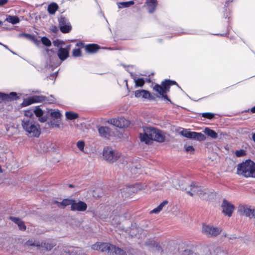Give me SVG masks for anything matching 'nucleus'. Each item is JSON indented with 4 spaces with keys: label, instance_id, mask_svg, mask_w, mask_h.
Masks as SVG:
<instances>
[{
    "label": "nucleus",
    "instance_id": "f257e3e1",
    "mask_svg": "<svg viewBox=\"0 0 255 255\" xmlns=\"http://www.w3.org/2000/svg\"><path fill=\"white\" fill-rule=\"evenodd\" d=\"M70 46L60 47L57 53L52 49H46V68H51L52 70L60 65L61 61L66 59L69 56Z\"/></svg>",
    "mask_w": 255,
    "mask_h": 255
},
{
    "label": "nucleus",
    "instance_id": "f03ea898",
    "mask_svg": "<svg viewBox=\"0 0 255 255\" xmlns=\"http://www.w3.org/2000/svg\"><path fill=\"white\" fill-rule=\"evenodd\" d=\"M91 249L105 253L107 255H128L123 249L109 243L97 242L92 245Z\"/></svg>",
    "mask_w": 255,
    "mask_h": 255
},
{
    "label": "nucleus",
    "instance_id": "7ed1b4c3",
    "mask_svg": "<svg viewBox=\"0 0 255 255\" xmlns=\"http://www.w3.org/2000/svg\"><path fill=\"white\" fill-rule=\"evenodd\" d=\"M23 129L29 137H38L41 134V128L39 124L31 118H23L21 121Z\"/></svg>",
    "mask_w": 255,
    "mask_h": 255
},
{
    "label": "nucleus",
    "instance_id": "20e7f679",
    "mask_svg": "<svg viewBox=\"0 0 255 255\" xmlns=\"http://www.w3.org/2000/svg\"><path fill=\"white\" fill-rule=\"evenodd\" d=\"M103 157L105 161L110 163H113L119 159H121V163L124 165L128 164V157L122 156L121 153L119 151L114 150L111 147L109 146L104 148Z\"/></svg>",
    "mask_w": 255,
    "mask_h": 255
},
{
    "label": "nucleus",
    "instance_id": "39448f33",
    "mask_svg": "<svg viewBox=\"0 0 255 255\" xmlns=\"http://www.w3.org/2000/svg\"><path fill=\"white\" fill-rule=\"evenodd\" d=\"M255 172V163L251 159H247L238 165L237 173L246 177H251Z\"/></svg>",
    "mask_w": 255,
    "mask_h": 255
},
{
    "label": "nucleus",
    "instance_id": "423d86ee",
    "mask_svg": "<svg viewBox=\"0 0 255 255\" xmlns=\"http://www.w3.org/2000/svg\"><path fill=\"white\" fill-rule=\"evenodd\" d=\"M187 187L188 189L185 190L191 196L197 195L203 199L206 198L207 192L205 189L198 183L193 182L190 184L187 183Z\"/></svg>",
    "mask_w": 255,
    "mask_h": 255
},
{
    "label": "nucleus",
    "instance_id": "0eeeda50",
    "mask_svg": "<svg viewBox=\"0 0 255 255\" xmlns=\"http://www.w3.org/2000/svg\"><path fill=\"white\" fill-rule=\"evenodd\" d=\"M172 85H176L179 88L182 90L175 81L170 79H165L161 82L160 85L155 84L153 87V90L157 92H161L162 93H168L170 90V87Z\"/></svg>",
    "mask_w": 255,
    "mask_h": 255
},
{
    "label": "nucleus",
    "instance_id": "6e6552de",
    "mask_svg": "<svg viewBox=\"0 0 255 255\" xmlns=\"http://www.w3.org/2000/svg\"><path fill=\"white\" fill-rule=\"evenodd\" d=\"M192 255H227V253L220 247H212L210 248H204Z\"/></svg>",
    "mask_w": 255,
    "mask_h": 255
},
{
    "label": "nucleus",
    "instance_id": "1a4fd4ad",
    "mask_svg": "<svg viewBox=\"0 0 255 255\" xmlns=\"http://www.w3.org/2000/svg\"><path fill=\"white\" fill-rule=\"evenodd\" d=\"M222 231V229L221 227H214L209 225H203L202 229L203 234L209 238L217 236L221 233Z\"/></svg>",
    "mask_w": 255,
    "mask_h": 255
},
{
    "label": "nucleus",
    "instance_id": "9d476101",
    "mask_svg": "<svg viewBox=\"0 0 255 255\" xmlns=\"http://www.w3.org/2000/svg\"><path fill=\"white\" fill-rule=\"evenodd\" d=\"M179 133L183 136L192 139H197L200 141L204 140L206 139L205 136L201 132L191 131L188 129L182 128L179 131Z\"/></svg>",
    "mask_w": 255,
    "mask_h": 255
},
{
    "label": "nucleus",
    "instance_id": "9b49d317",
    "mask_svg": "<svg viewBox=\"0 0 255 255\" xmlns=\"http://www.w3.org/2000/svg\"><path fill=\"white\" fill-rule=\"evenodd\" d=\"M59 27L63 33H68L72 29V26L69 19L63 15L58 17Z\"/></svg>",
    "mask_w": 255,
    "mask_h": 255
},
{
    "label": "nucleus",
    "instance_id": "f8f14e48",
    "mask_svg": "<svg viewBox=\"0 0 255 255\" xmlns=\"http://www.w3.org/2000/svg\"><path fill=\"white\" fill-rule=\"evenodd\" d=\"M239 211L241 214L251 219L255 218V208H252L250 206L240 205L239 207Z\"/></svg>",
    "mask_w": 255,
    "mask_h": 255
},
{
    "label": "nucleus",
    "instance_id": "ddd939ff",
    "mask_svg": "<svg viewBox=\"0 0 255 255\" xmlns=\"http://www.w3.org/2000/svg\"><path fill=\"white\" fill-rule=\"evenodd\" d=\"M109 122L113 125L119 128H124L128 127L130 124V122L129 120L126 119L124 117L113 119L110 120Z\"/></svg>",
    "mask_w": 255,
    "mask_h": 255
},
{
    "label": "nucleus",
    "instance_id": "4468645a",
    "mask_svg": "<svg viewBox=\"0 0 255 255\" xmlns=\"http://www.w3.org/2000/svg\"><path fill=\"white\" fill-rule=\"evenodd\" d=\"M221 207L223 209L222 212L228 217H231L232 215L233 212L235 209V206L234 205L226 199H224L223 200V202L221 204Z\"/></svg>",
    "mask_w": 255,
    "mask_h": 255
},
{
    "label": "nucleus",
    "instance_id": "2eb2a0df",
    "mask_svg": "<svg viewBox=\"0 0 255 255\" xmlns=\"http://www.w3.org/2000/svg\"><path fill=\"white\" fill-rule=\"evenodd\" d=\"M150 132H151L152 140H155L159 142H163L164 141L165 136L161 130L153 127H151Z\"/></svg>",
    "mask_w": 255,
    "mask_h": 255
},
{
    "label": "nucleus",
    "instance_id": "dca6fc26",
    "mask_svg": "<svg viewBox=\"0 0 255 255\" xmlns=\"http://www.w3.org/2000/svg\"><path fill=\"white\" fill-rule=\"evenodd\" d=\"M187 184L186 180L183 177H181L180 179L174 178L172 180L173 187L177 189L187 190L188 189Z\"/></svg>",
    "mask_w": 255,
    "mask_h": 255
},
{
    "label": "nucleus",
    "instance_id": "f3484780",
    "mask_svg": "<svg viewBox=\"0 0 255 255\" xmlns=\"http://www.w3.org/2000/svg\"><path fill=\"white\" fill-rule=\"evenodd\" d=\"M135 97L139 98L141 97L144 99L149 100H155V97L152 95L148 91L145 90H136L134 92Z\"/></svg>",
    "mask_w": 255,
    "mask_h": 255
},
{
    "label": "nucleus",
    "instance_id": "a211bd4d",
    "mask_svg": "<svg viewBox=\"0 0 255 255\" xmlns=\"http://www.w3.org/2000/svg\"><path fill=\"white\" fill-rule=\"evenodd\" d=\"M87 208V205L85 202L82 201L77 202L74 200L72 207H71V210L72 211L84 212L86 210Z\"/></svg>",
    "mask_w": 255,
    "mask_h": 255
},
{
    "label": "nucleus",
    "instance_id": "6ab92c4d",
    "mask_svg": "<svg viewBox=\"0 0 255 255\" xmlns=\"http://www.w3.org/2000/svg\"><path fill=\"white\" fill-rule=\"evenodd\" d=\"M151 127H147L144 129V132L140 134V139L141 141L144 142L146 144H148L152 140L151 132H150Z\"/></svg>",
    "mask_w": 255,
    "mask_h": 255
},
{
    "label": "nucleus",
    "instance_id": "aec40b11",
    "mask_svg": "<svg viewBox=\"0 0 255 255\" xmlns=\"http://www.w3.org/2000/svg\"><path fill=\"white\" fill-rule=\"evenodd\" d=\"M33 113L36 117L38 118V121L40 123H44L47 121V116L44 115V111L39 107H36L33 109Z\"/></svg>",
    "mask_w": 255,
    "mask_h": 255
},
{
    "label": "nucleus",
    "instance_id": "412c9836",
    "mask_svg": "<svg viewBox=\"0 0 255 255\" xmlns=\"http://www.w3.org/2000/svg\"><path fill=\"white\" fill-rule=\"evenodd\" d=\"M31 97L33 103L42 102L46 100L49 101L51 103H52V102H54V101H55L52 95L51 96V98L52 99H50V100L47 99H48L47 97H46V96H44L34 95V96H31Z\"/></svg>",
    "mask_w": 255,
    "mask_h": 255
},
{
    "label": "nucleus",
    "instance_id": "4be33fe9",
    "mask_svg": "<svg viewBox=\"0 0 255 255\" xmlns=\"http://www.w3.org/2000/svg\"><path fill=\"white\" fill-rule=\"evenodd\" d=\"M9 219L17 224L19 230L21 231H25L26 230V226L25 225L24 222L22 221L20 219L17 217L10 216L9 217Z\"/></svg>",
    "mask_w": 255,
    "mask_h": 255
},
{
    "label": "nucleus",
    "instance_id": "5701e85b",
    "mask_svg": "<svg viewBox=\"0 0 255 255\" xmlns=\"http://www.w3.org/2000/svg\"><path fill=\"white\" fill-rule=\"evenodd\" d=\"M147 9L150 13H152L155 11L157 4V0H146Z\"/></svg>",
    "mask_w": 255,
    "mask_h": 255
},
{
    "label": "nucleus",
    "instance_id": "b1692460",
    "mask_svg": "<svg viewBox=\"0 0 255 255\" xmlns=\"http://www.w3.org/2000/svg\"><path fill=\"white\" fill-rule=\"evenodd\" d=\"M121 191L122 196L123 197H125V198L131 196V193H135L136 192V190L133 186L126 187V188L123 189Z\"/></svg>",
    "mask_w": 255,
    "mask_h": 255
},
{
    "label": "nucleus",
    "instance_id": "393cba45",
    "mask_svg": "<svg viewBox=\"0 0 255 255\" xmlns=\"http://www.w3.org/2000/svg\"><path fill=\"white\" fill-rule=\"evenodd\" d=\"M98 131L100 135L105 138H107L110 135V128L107 127L101 126L99 127Z\"/></svg>",
    "mask_w": 255,
    "mask_h": 255
},
{
    "label": "nucleus",
    "instance_id": "a878e982",
    "mask_svg": "<svg viewBox=\"0 0 255 255\" xmlns=\"http://www.w3.org/2000/svg\"><path fill=\"white\" fill-rule=\"evenodd\" d=\"M85 48L88 53H94L98 51L100 46L97 44H89L86 45Z\"/></svg>",
    "mask_w": 255,
    "mask_h": 255
},
{
    "label": "nucleus",
    "instance_id": "bb28decb",
    "mask_svg": "<svg viewBox=\"0 0 255 255\" xmlns=\"http://www.w3.org/2000/svg\"><path fill=\"white\" fill-rule=\"evenodd\" d=\"M130 75L134 80L136 87H142L145 84V80L143 78H137L135 75L130 73Z\"/></svg>",
    "mask_w": 255,
    "mask_h": 255
},
{
    "label": "nucleus",
    "instance_id": "cd10ccee",
    "mask_svg": "<svg viewBox=\"0 0 255 255\" xmlns=\"http://www.w3.org/2000/svg\"><path fill=\"white\" fill-rule=\"evenodd\" d=\"M134 4V1L133 0H130V1H128L118 2L117 3L118 7L119 9L129 7L130 6L133 5Z\"/></svg>",
    "mask_w": 255,
    "mask_h": 255
},
{
    "label": "nucleus",
    "instance_id": "c85d7f7f",
    "mask_svg": "<svg viewBox=\"0 0 255 255\" xmlns=\"http://www.w3.org/2000/svg\"><path fill=\"white\" fill-rule=\"evenodd\" d=\"M204 133L209 137L213 139H216L218 137L217 133L214 130L209 128H206L204 130Z\"/></svg>",
    "mask_w": 255,
    "mask_h": 255
},
{
    "label": "nucleus",
    "instance_id": "c756f323",
    "mask_svg": "<svg viewBox=\"0 0 255 255\" xmlns=\"http://www.w3.org/2000/svg\"><path fill=\"white\" fill-rule=\"evenodd\" d=\"M58 5L55 2H52L49 4L47 7L48 12L51 14H54L58 9Z\"/></svg>",
    "mask_w": 255,
    "mask_h": 255
},
{
    "label": "nucleus",
    "instance_id": "7c9ffc66",
    "mask_svg": "<svg viewBox=\"0 0 255 255\" xmlns=\"http://www.w3.org/2000/svg\"><path fill=\"white\" fill-rule=\"evenodd\" d=\"M74 199H64L61 202H57L58 206H62L65 207L68 205H70L72 207V205L74 202Z\"/></svg>",
    "mask_w": 255,
    "mask_h": 255
},
{
    "label": "nucleus",
    "instance_id": "2f4dec72",
    "mask_svg": "<svg viewBox=\"0 0 255 255\" xmlns=\"http://www.w3.org/2000/svg\"><path fill=\"white\" fill-rule=\"evenodd\" d=\"M65 116L67 120H74L77 119L79 117V115L76 113L69 111L66 112Z\"/></svg>",
    "mask_w": 255,
    "mask_h": 255
},
{
    "label": "nucleus",
    "instance_id": "473e14b6",
    "mask_svg": "<svg viewBox=\"0 0 255 255\" xmlns=\"http://www.w3.org/2000/svg\"><path fill=\"white\" fill-rule=\"evenodd\" d=\"M6 20L12 24H17L19 22V19L16 16L8 15Z\"/></svg>",
    "mask_w": 255,
    "mask_h": 255
},
{
    "label": "nucleus",
    "instance_id": "72a5a7b5",
    "mask_svg": "<svg viewBox=\"0 0 255 255\" xmlns=\"http://www.w3.org/2000/svg\"><path fill=\"white\" fill-rule=\"evenodd\" d=\"M41 246L46 251L51 250L54 247L53 244L49 243L48 242L46 241H44L41 243Z\"/></svg>",
    "mask_w": 255,
    "mask_h": 255
},
{
    "label": "nucleus",
    "instance_id": "f704fd0d",
    "mask_svg": "<svg viewBox=\"0 0 255 255\" xmlns=\"http://www.w3.org/2000/svg\"><path fill=\"white\" fill-rule=\"evenodd\" d=\"M18 99V96L16 92H12L7 94V102L16 100Z\"/></svg>",
    "mask_w": 255,
    "mask_h": 255
},
{
    "label": "nucleus",
    "instance_id": "c9c22d12",
    "mask_svg": "<svg viewBox=\"0 0 255 255\" xmlns=\"http://www.w3.org/2000/svg\"><path fill=\"white\" fill-rule=\"evenodd\" d=\"M41 42L46 47H49L51 45V42L50 40L46 36L41 37Z\"/></svg>",
    "mask_w": 255,
    "mask_h": 255
},
{
    "label": "nucleus",
    "instance_id": "e433bc0d",
    "mask_svg": "<svg viewBox=\"0 0 255 255\" xmlns=\"http://www.w3.org/2000/svg\"><path fill=\"white\" fill-rule=\"evenodd\" d=\"M50 115L51 117V118L54 119V120L59 119L61 116V114L58 110H57L56 111H52L50 113Z\"/></svg>",
    "mask_w": 255,
    "mask_h": 255
},
{
    "label": "nucleus",
    "instance_id": "4c0bfd02",
    "mask_svg": "<svg viewBox=\"0 0 255 255\" xmlns=\"http://www.w3.org/2000/svg\"><path fill=\"white\" fill-rule=\"evenodd\" d=\"M32 104H33V103L31 97H29L26 99H24L21 105L22 107H26Z\"/></svg>",
    "mask_w": 255,
    "mask_h": 255
},
{
    "label": "nucleus",
    "instance_id": "58836bf2",
    "mask_svg": "<svg viewBox=\"0 0 255 255\" xmlns=\"http://www.w3.org/2000/svg\"><path fill=\"white\" fill-rule=\"evenodd\" d=\"M246 154V151L244 149L236 150L235 152V155L238 157H241L245 156Z\"/></svg>",
    "mask_w": 255,
    "mask_h": 255
},
{
    "label": "nucleus",
    "instance_id": "ea45409f",
    "mask_svg": "<svg viewBox=\"0 0 255 255\" xmlns=\"http://www.w3.org/2000/svg\"><path fill=\"white\" fill-rule=\"evenodd\" d=\"M202 116L203 118L211 120L214 118L215 115L212 113H203L202 114Z\"/></svg>",
    "mask_w": 255,
    "mask_h": 255
},
{
    "label": "nucleus",
    "instance_id": "a19ab883",
    "mask_svg": "<svg viewBox=\"0 0 255 255\" xmlns=\"http://www.w3.org/2000/svg\"><path fill=\"white\" fill-rule=\"evenodd\" d=\"M158 93L159 94V96L157 95L156 97L157 98H160V97H161L163 99L167 100V101L169 102L170 103H171V100L168 98L167 95H166V94L167 93H162L161 92H159Z\"/></svg>",
    "mask_w": 255,
    "mask_h": 255
},
{
    "label": "nucleus",
    "instance_id": "79ce46f5",
    "mask_svg": "<svg viewBox=\"0 0 255 255\" xmlns=\"http://www.w3.org/2000/svg\"><path fill=\"white\" fill-rule=\"evenodd\" d=\"M33 110L26 111L24 113V118H31V119H34L33 117Z\"/></svg>",
    "mask_w": 255,
    "mask_h": 255
},
{
    "label": "nucleus",
    "instance_id": "37998d69",
    "mask_svg": "<svg viewBox=\"0 0 255 255\" xmlns=\"http://www.w3.org/2000/svg\"><path fill=\"white\" fill-rule=\"evenodd\" d=\"M34 36L28 33H22L18 34V37H24L31 41Z\"/></svg>",
    "mask_w": 255,
    "mask_h": 255
},
{
    "label": "nucleus",
    "instance_id": "c03bdc74",
    "mask_svg": "<svg viewBox=\"0 0 255 255\" xmlns=\"http://www.w3.org/2000/svg\"><path fill=\"white\" fill-rule=\"evenodd\" d=\"M72 55L74 57H79L81 55V51L79 48H76L73 49L72 51Z\"/></svg>",
    "mask_w": 255,
    "mask_h": 255
},
{
    "label": "nucleus",
    "instance_id": "a18cd8bd",
    "mask_svg": "<svg viewBox=\"0 0 255 255\" xmlns=\"http://www.w3.org/2000/svg\"><path fill=\"white\" fill-rule=\"evenodd\" d=\"M77 146L80 150L83 151L85 146L84 141L83 140L78 141L77 143Z\"/></svg>",
    "mask_w": 255,
    "mask_h": 255
},
{
    "label": "nucleus",
    "instance_id": "49530a36",
    "mask_svg": "<svg viewBox=\"0 0 255 255\" xmlns=\"http://www.w3.org/2000/svg\"><path fill=\"white\" fill-rule=\"evenodd\" d=\"M7 94L0 92V103L1 102H7Z\"/></svg>",
    "mask_w": 255,
    "mask_h": 255
},
{
    "label": "nucleus",
    "instance_id": "de8ad7c7",
    "mask_svg": "<svg viewBox=\"0 0 255 255\" xmlns=\"http://www.w3.org/2000/svg\"><path fill=\"white\" fill-rule=\"evenodd\" d=\"M185 150L187 152H190V153H193L194 151V148L192 145H185Z\"/></svg>",
    "mask_w": 255,
    "mask_h": 255
},
{
    "label": "nucleus",
    "instance_id": "09e8293b",
    "mask_svg": "<svg viewBox=\"0 0 255 255\" xmlns=\"http://www.w3.org/2000/svg\"><path fill=\"white\" fill-rule=\"evenodd\" d=\"M63 42L59 39H56L53 41V45L55 47H61V46Z\"/></svg>",
    "mask_w": 255,
    "mask_h": 255
},
{
    "label": "nucleus",
    "instance_id": "8fccbe9b",
    "mask_svg": "<svg viewBox=\"0 0 255 255\" xmlns=\"http://www.w3.org/2000/svg\"><path fill=\"white\" fill-rule=\"evenodd\" d=\"M50 125L52 127L54 128H59L60 127L59 122L57 121H55L54 119H53L50 121Z\"/></svg>",
    "mask_w": 255,
    "mask_h": 255
},
{
    "label": "nucleus",
    "instance_id": "3c124183",
    "mask_svg": "<svg viewBox=\"0 0 255 255\" xmlns=\"http://www.w3.org/2000/svg\"><path fill=\"white\" fill-rule=\"evenodd\" d=\"M35 241V240H29L26 242V245L28 246H35V245H34Z\"/></svg>",
    "mask_w": 255,
    "mask_h": 255
},
{
    "label": "nucleus",
    "instance_id": "603ef678",
    "mask_svg": "<svg viewBox=\"0 0 255 255\" xmlns=\"http://www.w3.org/2000/svg\"><path fill=\"white\" fill-rule=\"evenodd\" d=\"M161 210L160 209V208L158 207H157L156 208L153 209L152 211H150V213L151 214H157L159 212H160Z\"/></svg>",
    "mask_w": 255,
    "mask_h": 255
},
{
    "label": "nucleus",
    "instance_id": "864d4df0",
    "mask_svg": "<svg viewBox=\"0 0 255 255\" xmlns=\"http://www.w3.org/2000/svg\"><path fill=\"white\" fill-rule=\"evenodd\" d=\"M168 203V201L167 200L163 201L162 203H161L157 207L160 208V209L162 210L163 207L166 205Z\"/></svg>",
    "mask_w": 255,
    "mask_h": 255
},
{
    "label": "nucleus",
    "instance_id": "5fc2aeb1",
    "mask_svg": "<svg viewBox=\"0 0 255 255\" xmlns=\"http://www.w3.org/2000/svg\"><path fill=\"white\" fill-rule=\"evenodd\" d=\"M57 74H58V72L56 71V72L50 74L48 77L50 79L53 80L56 78V76H57Z\"/></svg>",
    "mask_w": 255,
    "mask_h": 255
},
{
    "label": "nucleus",
    "instance_id": "6e6d98bb",
    "mask_svg": "<svg viewBox=\"0 0 255 255\" xmlns=\"http://www.w3.org/2000/svg\"><path fill=\"white\" fill-rule=\"evenodd\" d=\"M153 245L156 248V249L158 251H161V246H160V245L158 243L154 242H153Z\"/></svg>",
    "mask_w": 255,
    "mask_h": 255
},
{
    "label": "nucleus",
    "instance_id": "4d7b16f0",
    "mask_svg": "<svg viewBox=\"0 0 255 255\" xmlns=\"http://www.w3.org/2000/svg\"><path fill=\"white\" fill-rule=\"evenodd\" d=\"M31 41H32L37 46H38L39 44V40L37 38H36L34 36L33 37Z\"/></svg>",
    "mask_w": 255,
    "mask_h": 255
},
{
    "label": "nucleus",
    "instance_id": "13d9d810",
    "mask_svg": "<svg viewBox=\"0 0 255 255\" xmlns=\"http://www.w3.org/2000/svg\"><path fill=\"white\" fill-rule=\"evenodd\" d=\"M8 1V0H0V6H2L5 4Z\"/></svg>",
    "mask_w": 255,
    "mask_h": 255
},
{
    "label": "nucleus",
    "instance_id": "bf43d9fd",
    "mask_svg": "<svg viewBox=\"0 0 255 255\" xmlns=\"http://www.w3.org/2000/svg\"><path fill=\"white\" fill-rule=\"evenodd\" d=\"M51 30L53 33H56L57 31V27L56 26H53L52 28L51 29Z\"/></svg>",
    "mask_w": 255,
    "mask_h": 255
},
{
    "label": "nucleus",
    "instance_id": "052dcab7",
    "mask_svg": "<svg viewBox=\"0 0 255 255\" xmlns=\"http://www.w3.org/2000/svg\"><path fill=\"white\" fill-rule=\"evenodd\" d=\"M34 245H35V246H34V247H37L38 248L41 247V243H40L39 242L35 241Z\"/></svg>",
    "mask_w": 255,
    "mask_h": 255
},
{
    "label": "nucleus",
    "instance_id": "680f3d73",
    "mask_svg": "<svg viewBox=\"0 0 255 255\" xmlns=\"http://www.w3.org/2000/svg\"><path fill=\"white\" fill-rule=\"evenodd\" d=\"M229 240H232L234 239H236L237 237L235 236V235H231L229 237H228Z\"/></svg>",
    "mask_w": 255,
    "mask_h": 255
},
{
    "label": "nucleus",
    "instance_id": "e2e57ef3",
    "mask_svg": "<svg viewBox=\"0 0 255 255\" xmlns=\"http://www.w3.org/2000/svg\"><path fill=\"white\" fill-rule=\"evenodd\" d=\"M76 45L79 47H84V43L82 42H80L77 43Z\"/></svg>",
    "mask_w": 255,
    "mask_h": 255
},
{
    "label": "nucleus",
    "instance_id": "0e129e2a",
    "mask_svg": "<svg viewBox=\"0 0 255 255\" xmlns=\"http://www.w3.org/2000/svg\"><path fill=\"white\" fill-rule=\"evenodd\" d=\"M230 1H232V0H225V6L226 7L228 6V5H229V2Z\"/></svg>",
    "mask_w": 255,
    "mask_h": 255
},
{
    "label": "nucleus",
    "instance_id": "69168bd1",
    "mask_svg": "<svg viewBox=\"0 0 255 255\" xmlns=\"http://www.w3.org/2000/svg\"><path fill=\"white\" fill-rule=\"evenodd\" d=\"M250 110L252 113H255V106L252 108Z\"/></svg>",
    "mask_w": 255,
    "mask_h": 255
},
{
    "label": "nucleus",
    "instance_id": "338daca9",
    "mask_svg": "<svg viewBox=\"0 0 255 255\" xmlns=\"http://www.w3.org/2000/svg\"><path fill=\"white\" fill-rule=\"evenodd\" d=\"M2 46L4 47L5 49L8 50H10V49L8 48V46L6 45H4L3 44H2Z\"/></svg>",
    "mask_w": 255,
    "mask_h": 255
},
{
    "label": "nucleus",
    "instance_id": "774afa93",
    "mask_svg": "<svg viewBox=\"0 0 255 255\" xmlns=\"http://www.w3.org/2000/svg\"><path fill=\"white\" fill-rule=\"evenodd\" d=\"M252 138L253 140L255 142V133L253 134Z\"/></svg>",
    "mask_w": 255,
    "mask_h": 255
}]
</instances>
